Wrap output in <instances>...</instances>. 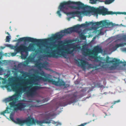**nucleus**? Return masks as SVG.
<instances>
[{"mask_svg":"<svg viewBox=\"0 0 126 126\" xmlns=\"http://www.w3.org/2000/svg\"><path fill=\"white\" fill-rule=\"evenodd\" d=\"M89 7L90 6L84 5V4L79 1L75 2L70 0L67 1H64L60 3L58 8L59 10L57 12V13L59 17L61 16V14L60 13V11H61L67 15H72L73 16L80 17L82 15L86 16L89 14L90 12V11L86 10L79 11H77L68 12V8L77 10H79L80 9L84 10L88 9Z\"/></svg>","mask_w":126,"mask_h":126,"instance_id":"obj_1","label":"nucleus"},{"mask_svg":"<svg viewBox=\"0 0 126 126\" xmlns=\"http://www.w3.org/2000/svg\"><path fill=\"white\" fill-rule=\"evenodd\" d=\"M66 43L61 41L59 42V43L57 44H53V46H46L47 49L49 48L51 51L50 54L47 55V56L58 58L59 57V56H64V54L63 53L67 54H72L74 51L76 50V49H79L80 47L78 45L71 44L68 45V46H70V48H73L72 49L70 50L68 48L63 49V48L64 45Z\"/></svg>","mask_w":126,"mask_h":126,"instance_id":"obj_2","label":"nucleus"},{"mask_svg":"<svg viewBox=\"0 0 126 126\" xmlns=\"http://www.w3.org/2000/svg\"><path fill=\"white\" fill-rule=\"evenodd\" d=\"M63 36V35L62 34L58 33L55 34L48 39H37L30 37H24L20 38L18 39L17 40L19 42L24 41L25 42L36 43L38 45L45 44L47 41L51 42L54 44L56 42L57 40L61 39Z\"/></svg>","mask_w":126,"mask_h":126,"instance_id":"obj_3","label":"nucleus"},{"mask_svg":"<svg viewBox=\"0 0 126 126\" xmlns=\"http://www.w3.org/2000/svg\"><path fill=\"white\" fill-rule=\"evenodd\" d=\"M85 23L82 24L80 25L78 24L73 27L68 28L66 29L61 31V32L64 33L69 34L72 33L78 30L79 28L82 27H86L92 25L94 26H98L102 25L103 26H113V24L111 22H108L106 20H103L99 22H90L89 23L86 21Z\"/></svg>","mask_w":126,"mask_h":126,"instance_id":"obj_4","label":"nucleus"},{"mask_svg":"<svg viewBox=\"0 0 126 126\" xmlns=\"http://www.w3.org/2000/svg\"><path fill=\"white\" fill-rule=\"evenodd\" d=\"M18 95V94L16 93L5 99L6 102H11L9 103L10 107L11 108H13L14 110L15 111L24 110L26 106V104L24 103L20 102L16 104L19 101Z\"/></svg>","mask_w":126,"mask_h":126,"instance_id":"obj_5","label":"nucleus"},{"mask_svg":"<svg viewBox=\"0 0 126 126\" xmlns=\"http://www.w3.org/2000/svg\"><path fill=\"white\" fill-rule=\"evenodd\" d=\"M37 73L39 74L41 76H44L45 78L40 76H35L34 78L35 81H37L39 80H42L44 81H47L49 82H51L53 84L56 86H64L65 88H66L69 86L68 84H66L65 82L62 79H60L58 81H55L52 79H49L48 77H46L45 73L43 71L39 73L38 72Z\"/></svg>","mask_w":126,"mask_h":126,"instance_id":"obj_6","label":"nucleus"},{"mask_svg":"<svg viewBox=\"0 0 126 126\" xmlns=\"http://www.w3.org/2000/svg\"><path fill=\"white\" fill-rule=\"evenodd\" d=\"M90 10L95 15L99 14L105 16L106 15H112L116 14V12L108 11V9L103 6H100L96 8L92 7Z\"/></svg>","mask_w":126,"mask_h":126,"instance_id":"obj_7","label":"nucleus"},{"mask_svg":"<svg viewBox=\"0 0 126 126\" xmlns=\"http://www.w3.org/2000/svg\"><path fill=\"white\" fill-rule=\"evenodd\" d=\"M76 94V93H74L73 96L70 98H69L68 97H66L64 98L63 101L60 102V106H65L68 105L75 102L76 101V98L77 97V95Z\"/></svg>","mask_w":126,"mask_h":126,"instance_id":"obj_8","label":"nucleus"},{"mask_svg":"<svg viewBox=\"0 0 126 126\" xmlns=\"http://www.w3.org/2000/svg\"><path fill=\"white\" fill-rule=\"evenodd\" d=\"M41 88V87L38 86H34L31 88L27 91L25 94L28 97H32L36 94V91Z\"/></svg>","mask_w":126,"mask_h":126,"instance_id":"obj_9","label":"nucleus"},{"mask_svg":"<svg viewBox=\"0 0 126 126\" xmlns=\"http://www.w3.org/2000/svg\"><path fill=\"white\" fill-rule=\"evenodd\" d=\"M76 63L78 65L81 67L83 69L85 70L86 67L89 68H92V65L91 64H89V63L84 60L82 59H79L78 60H76Z\"/></svg>","mask_w":126,"mask_h":126,"instance_id":"obj_10","label":"nucleus"},{"mask_svg":"<svg viewBox=\"0 0 126 126\" xmlns=\"http://www.w3.org/2000/svg\"><path fill=\"white\" fill-rule=\"evenodd\" d=\"M88 50V49L87 50ZM103 51L101 47L98 46H97L94 47L93 50H87V52H84V54H98V53H102Z\"/></svg>","mask_w":126,"mask_h":126,"instance_id":"obj_11","label":"nucleus"},{"mask_svg":"<svg viewBox=\"0 0 126 126\" xmlns=\"http://www.w3.org/2000/svg\"><path fill=\"white\" fill-rule=\"evenodd\" d=\"M25 123L28 124H35L36 123L38 124L41 125L42 123V121L36 120H34L31 116H29L26 119L24 120Z\"/></svg>","mask_w":126,"mask_h":126,"instance_id":"obj_12","label":"nucleus"},{"mask_svg":"<svg viewBox=\"0 0 126 126\" xmlns=\"http://www.w3.org/2000/svg\"><path fill=\"white\" fill-rule=\"evenodd\" d=\"M15 51L17 52H27V46L24 44H21L18 46H15Z\"/></svg>","mask_w":126,"mask_h":126,"instance_id":"obj_13","label":"nucleus"},{"mask_svg":"<svg viewBox=\"0 0 126 126\" xmlns=\"http://www.w3.org/2000/svg\"><path fill=\"white\" fill-rule=\"evenodd\" d=\"M85 54L86 55H87L90 56V57L94 58L95 61L96 62H99L100 63H104L103 62H101L100 60L102 58L100 57H99L97 56V54ZM99 65L100 66L101 65L100 64H99Z\"/></svg>","mask_w":126,"mask_h":126,"instance_id":"obj_14","label":"nucleus"},{"mask_svg":"<svg viewBox=\"0 0 126 126\" xmlns=\"http://www.w3.org/2000/svg\"><path fill=\"white\" fill-rule=\"evenodd\" d=\"M35 66L39 69H41L42 68H46L47 67V65L45 63L40 62L38 60L35 61Z\"/></svg>","mask_w":126,"mask_h":126,"instance_id":"obj_15","label":"nucleus"},{"mask_svg":"<svg viewBox=\"0 0 126 126\" xmlns=\"http://www.w3.org/2000/svg\"><path fill=\"white\" fill-rule=\"evenodd\" d=\"M10 86L11 87L13 91H17V88L15 85V84L14 82H9L8 83V84L6 86V87L7 88L8 90H11V89L8 87V86Z\"/></svg>","mask_w":126,"mask_h":126,"instance_id":"obj_16","label":"nucleus"},{"mask_svg":"<svg viewBox=\"0 0 126 126\" xmlns=\"http://www.w3.org/2000/svg\"><path fill=\"white\" fill-rule=\"evenodd\" d=\"M34 44H30L28 47H27V52L34 51L35 49L34 48Z\"/></svg>","mask_w":126,"mask_h":126,"instance_id":"obj_17","label":"nucleus"},{"mask_svg":"<svg viewBox=\"0 0 126 126\" xmlns=\"http://www.w3.org/2000/svg\"><path fill=\"white\" fill-rule=\"evenodd\" d=\"M110 58L108 56H107L106 60H104V61H106V62L107 63H115L117 61V59H116L114 58L113 60L109 61V60Z\"/></svg>","mask_w":126,"mask_h":126,"instance_id":"obj_18","label":"nucleus"},{"mask_svg":"<svg viewBox=\"0 0 126 126\" xmlns=\"http://www.w3.org/2000/svg\"><path fill=\"white\" fill-rule=\"evenodd\" d=\"M24 120H21L19 118H17L16 119V121H15L16 123L22 125L25 124Z\"/></svg>","mask_w":126,"mask_h":126,"instance_id":"obj_19","label":"nucleus"},{"mask_svg":"<svg viewBox=\"0 0 126 126\" xmlns=\"http://www.w3.org/2000/svg\"><path fill=\"white\" fill-rule=\"evenodd\" d=\"M10 109V108L8 107H7L6 108V110L4 111L1 112L0 113V114L2 115H3L4 116L5 115V114L6 113H9V112H8V110Z\"/></svg>","mask_w":126,"mask_h":126,"instance_id":"obj_20","label":"nucleus"},{"mask_svg":"<svg viewBox=\"0 0 126 126\" xmlns=\"http://www.w3.org/2000/svg\"><path fill=\"white\" fill-rule=\"evenodd\" d=\"M38 51L40 53H41L42 52V51L44 53H46L47 54L49 53V52L48 51H46L45 50H43L42 48H39V49L38 50Z\"/></svg>","mask_w":126,"mask_h":126,"instance_id":"obj_21","label":"nucleus"},{"mask_svg":"<svg viewBox=\"0 0 126 126\" xmlns=\"http://www.w3.org/2000/svg\"><path fill=\"white\" fill-rule=\"evenodd\" d=\"M126 45V43H120L119 44H117L115 46V47L116 48L118 47H123L125 45Z\"/></svg>","mask_w":126,"mask_h":126,"instance_id":"obj_22","label":"nucleus"},{"mask_svg":"<svg viewBox=\"0 0 126 126\" xmlns=\"http://www.w3.org/2000/svg\"><path fill=\"white\" fill-rule=\"evenodd\" d=\"M100 83H96L94 84V87H98V88H102V87H103V85H100Z\"/></svg>","mask_w":126,"mask_h":126,"instance_id":"obj_23","label":"nucleus"},{"mask_svg":"<svg viewBox=\"0 0 126 126\" xmlns=\"http://www.w3.org/2000/svg\"><path fill=\"white\" fill-rule=\"evenodd\" d=\"M80 37V38L82 39H86V37L84 35V34H83L82 33H81L79 35Z\"/></svg>","mask_w":126,"mask_h":126,"instance_id":"obj_24","label":"nucleus"},{"mask_svg":"<svg viewBox=\"0 0 126 126\" xmlns=\"http://www.w3.org/2000/svg\"><path fill=\"white\" fill-rule=\"evenodd\" d=\"M11 39V36H7L6 37L5 41L6 42H9Z\"/></svg>","mask_w":126,"mask_h":126,"instance_id":"obj_25","label":"nucleus"},{"mask_svg":"<svg viewBox=\"0 0 126 126\" xmlns=\"http://www.w3.org/2000/svg\"><path fill=\"white\" fill-rule=\"evenodd\" d=\"M29 63V62L27 60L25 61L23 63V64L24 66H26Z\"/></svg>","mask_w":126,"mask_h":126,"instance_id":"obj_26","label":"nucleus"},{"mask_svg":"<svg viewBox=\"0 0 126 126\" xmlns=\"http://www.w3.org/2000/svg\"><path fill=\"white\" fill-rule=\"evenodd\" d=\"M112 2H111V1L110 0H106L105 1V3L106 4H109L111 3Z\"/></svg>","mask_w":126,"mask_h":126,"instance_id":"obj_27","label":"nucleus"},{"mask_svg":"<svg viewBox=\"0 0 126 126\" xmlns=\"http://www.w3.org/2000/svg\"><path fill=\"white\" fill-rule=\"evenodd\" d=\"M120 102V100H118L117 101H114L112 103V104H113V105H114L116 103H117Z\"/></svg>","mask_w":126,"mask_h":126,"instance_id":"obj_28","label":"nucleus"},{"mask_svg":"<svg viewBox=\"0 0 126 126\" xmlns=\"http://www.w3.org/2000/svg\"><path fill=\"white\" fill-rule=\"evenodd\" d=\"M109 68L110 69L113 70L115 69L116 68V67L112 65Z\"/></svg>","mask_w":126,"mask_h":126,"instance_id":"obj_29","label":"nucleus"},{"mask_svg":"<svg viewBox=\"0 0 126 126\" xmlns=\"http://www.w3.org/2000/svg\"><path fill=\"white\" fill-rule=\"evenodd\" d=\"M97 0H90L91 3L92 4L95 3Z\"/></svg>","mask_w":126,"mask_h":126,"instance_id":"obj_30","label":"nucleus"},{"mask_svg":"<svg viewBox=\"0 0 126 126\" xmlns=\"http://www.w3.org/2000/svg\"><path fill=\"white\" fill-rule=\"evenodd\" d=\"M24 85L23 86V90H25V89L27 88V83H24Z\"/></svg>","mask_w":126,"mask_h":126,"instance_id":"obj_31","label":"nucleus"},{"mask_svg":"<svg viewBox=\"0 0 126 126\" xmlns=\"http://www.w3.org/2000/svg\"><path fill=\"white\" fill-rule=\"evenodd\" d=\"M116 14H122L125 15H126V12H116Z\"/></svg>","mask_w":126,"mask_h":126,"instance_id":"obj_32","label":"nucleus"},{"mask_svg":"<svg viewBox=\"0 0 126 126\" xmlns=\"http://www.w3.org/2000/svg\"><path fill=\"white\" fill-rule=\"evenodd\" d=\"M88 89V87L84 88L81 91L83 92H85L87 91V90Z\"/></svg>","mask_w":126,"mask_h":126,"instance_id":"obj_33","label":"nucleus"},{"mask_svg":"<svg viewBox=\"0 0 126 126\" xmlns=\"http://www.w3.org/2000/svg\"><path fill=\"white\" fill-rule=\"evenodd\" d=\"M122 39L124 40H126V35H124L122 36Z\"/></svg>","mask_w":126,"mask_h":126,"instance_id":"obj_34","label":"nucleus"},{"mask_svg":"<svg viewBox=\"0 0 126 126\" xmlns=\"http://www.w3.org/2000/svg\"><path fill=\"white\" fill-rule=\"evenodd\" d=\"M42 106V105L38 106V105H33L32 106L34 107H40V106Z\"/></svg>","mask_w":126,"mask_h":126,"instance_id":"obj_35","label":"nucleus"},{"mask_svg":"<svg viewBox=\"0 0 126 126\" xmlns=\"http://www.w3.org/2000/svg\"><path fill=\"white\" fill-rule=\"evenodd\" d=\"M26 58V56L24 55H22V58L23 59H25Z\"/></svg>","mask_w":126,"mask_h":126,"instance_id":"obj_36","label":"nucleus"},{"mask_svg":"<svg viewBox=\"0 0 126 126\" xmlns=\"http://www.w3.org/2000/svg\"><path fill=\"white\" fill-rule=\"evenodd\" d=\"M10 119H11L12 120V121H14V122H15V121H14V118H13L12 117H10Z\"/></svg>","mask_w":126,"mask_h":126,"instance_id":"obj_37","label":"nucleus"},{"mask_svg":"<svg viewBox=\"0 0 126 126\" xmlns=\"http://www.w3.org/2000/svg\"><path fill=\"white\" fill-rule=\"evenodd\" d=\"M123 51L124 52H126V48H124L123 49Z\"/></svg>","mask_w":126,"mask_h":126,"instance_id":"obj_38","label":"nucleus"},{"mask_svg":"<svg viewBox=\"0 0 126 126\" xmlns=\"http://www.w3.org/2000/svg\"><path fill=\"white\" fill-rule=\"evenodd\" d=\"M44 101H47L48 100H47V98H45L44 99Z\"/></svg>","mask_w":126,"mask_h":126,"instance_id":"obj_39","label":"nucleus"},{"mask_svg":"<svg viewBox=\"0 0 126 126\" xmlns=\"http://www.w3.org/2000/svg\"><path fill=\"white\" fill-rule=\"evenodd\" d=\"M3 79H4L3 78H2L1 77H0V80H3Z\"/></svg>","mask_w":126,"mask_h":126,"instance_id":"obj_40","label":"nucleus"},{"mask_svg":"<svg viewBox=\"0 0 126 126\" xmlns=\"http://www.w3.org/2000/svg\"><path fill=\"white\" fill-rule=\"evenodd\" d=\"M10 46V45L7 44V45L6 46L7 47H9Z\"/></svg>","mask_w":126,"mask_h":126,"instance_id":"obj_41","label":"nucleus"},{"mask_svg":"<svg viewBox=\"0 0 126 126\" xmlns=\"http://www.w3.org/2000/svg\"><path fill=\"white\" fill-rule=\"evenodd\" d=\"M29 80L28 79H26V81H27V82H29Z\"/></svg>","mask_w":126,"mask_h":126,"instance_id":"obj_42","label":"nucleus"},{"mask_svg":"<svg viewBox=\"0 0 126 126\" xmlns=\"http://www.w3.org/2000/svg\"><path fill=\"white\" fill-rule=\"evenodd\" d=\"M36 101L38 103H39L40 102V101L39 100H37Z\"/></svg>","mask_w":126,"mask_h":126,"instance_id":"obj_43","label":"nucleus"},{"mask_svg":"<svg viewBox=\"0 0 126 126\" xmlns=\"http://www.w3.org/2000/svg\"><path fill=\"white\" fill-rule=\"evenodd\" d=\"M110 0L111 1V2H112L113 1L115 0Z\"/></svg>","mask_w":126,"mask_h":126,"instance_id":"obj_44","label":"nucleus"},{"mask_svg":"<svg viewBox=\"0 0 126 126\" xmlns=\"http://www.w3.org/2000/svg\"><path fill=\"white\" fill-rule=\"evenodd\" d=\"M2 68L1 67H0V72L2 70Z\"/></svg>","mask_w":126,"mask_h":126,"instance_id":"obj_45","label":"nucleus"},{"mask_svg":"<svg viewBox=\"0 0 126 126\" xmlns=\"http://www.w3.org/2000/svg\"><path fill=\"white\" fill-rule=\"evenodd\" d=\"M6 34H8V35H10V34L8 32H7L6 33Z\"/></svg>","mask_w":126,"mask_h":126,"instance_id":"obj_46","label":"nucleus"},{"mask_svg":"<svg viewBox=\"0 0 126 126\" xmlns=\"http://www.w3.org/2000/svg\"><path fill=\"white\" fill-rule=\"evenodd\" d=\"M124 64L125 65H126V61L125 62Z\"/></svg>","mask_w":126,"mask_h":126,"instance_id":"obj_47","label":"nucleus"},{"mask_svg":"<svg viewBox=\"0 0 126 126\" xmlns=\"http://www.w3.org/2000/svg\"><path fill=\"white\" fill-rule=\"evenodd\" d=\"M112 106H113V105H112V106H111L110 107V108H113Z\"/></svg>","mask_w":126,"mask_h":126,"instance_id":"obj_48","label":"nucleus"},{"mask_svg":"<svg viewBox=\"0 0 126 126\" xmlns=\"http://www.w3.org/2000/svg\"><path fill=\"white\" fill-rule=\"evenodd\" d=\"M32 87V86H29V87Z\"/></svg>","mask_w":126,"mask_h":126,"instance_id":"obj_49","label":"nucleus"},{"mask_svg":"<svg viewBox=\"0 0 126 126\" xmlns=\"http://www.w3.org/2000/svg\"><path fill=\"white\" fill-rule=\"evenodd\" d=\"M89 91H88V92L89 93Z\"/></svg>","mask_w":126,"mask_h":126,"instance_id":"obj_50","label":"nucleus"},{"mask_svg":"<svg viewBox=\"0 0 126 126\" xmlns=\"http://www.w3.org/2000/svg\"><path fill=\"white\" fill-rule=\"evenodd\" d=\"M78 20L79 21V19H78Z\"/></svg>","mask_w":126,"mask_h":126,"instance_id":"obj_51","label":"nucleus"},{"mask_svg":"<svg viewBox=\"0 0 126 126\" xmlns=\"http://www.w3.org/2000/svg\"><path fill=\"white\" fill-rule=\"evenodd\" d=\"M0 83H1V82H0Z\"/></svg>","mask_w":126,"mask_h":126,"instance_id":"obj_52","label":"nucleus"}]
</instances>
